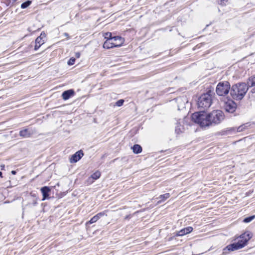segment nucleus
<instances>
[{"label":"nucleus","mask_w":255,"mask_h":255,"mask_svg":"<svg viewBox=\"0 0 255 255\" xmlns=\"http://www.w3.org/2000/svg\"><path fill=\"white\" fill-rule=\"evenodd\" d=\"M255 218V216H252L247 218H246L244 220V222L245 223H249L251 221H252L253 220H254Z\"/></svg>","instance_id":"obj_21"},{"label":"nucleus","mask_w":255,"mask_h":255,"mask_svg":"<svg viewBox=\"0 0 255 255\" xmlns=\"http://www.w3.org/2000/svg\"><path fill=\"white\" fill-rule=\"evenodd\" d=\"M31 134V132L28 130L27 129H24L23 130H20L19 132V135L23 137H29Z\"/></svg>","instance_id":"obj_14"},{"label":"nucleus","mask_w":255,"mask_h":255,"mask_svg":"<svg viewBox=\"0 0 255 255\" xmlns=\"http://www.w3.org/2000/svg\"><path fill=\"white\" fill-rule=\"evenodd\" d=\"M44 41L42 37L38 36L35 40V50H37L44 43Z\"/></svg>","instance_id":"obj_11"},{"label":"nucleus","mask_w":255,"mask_h":255,"mask_svg":"<svg viewBox=\"0 0 255 255\" xmlns=\"http://www.w3.org/2000/svg\"><path fill=\"white\" fill-rule=\"evenodd\" d=\"M248 89V85L246 84L238 83L232 86L230 93L234 99L241 100L244 97Z\"/></svg>","instance_id":"obj_2"},{"label":"nucleus","mask_w":255,"mask_h":255,"mask_svg":"<svg viewBox=\"0 0 255 255\" xmlns=\"http://www.w3.org/2000/svg\"><path fill=\"white\" fill-rule=\"evenodd\" d=\"M50 189L47 186H44L41 189V191L42 193L43 199L42 200H45L46 198L48 196V193L50 192Z\"/></svg>","instance_id":"obj_12"},{"label":"nucleus","mask_w":255,"mask_h":255,"mask_svg":"<svg viewBox=\"0 0 255 255\" xmlns=\"http://www.w3.org/2000/svg\"><path fill=\"white\" fill-rule=\"evenodd\" d=\"M169 197H170V195L169 193H166L165 194L161 195L159 197V198L160 199V200L159 201H158V203H159L161 201L165 200V199L168 198Z\"/></svg>","instance_id":"obj_19"},{"label":"nucleus","mask_w":255,"mask_h":255,"mask_svg":"<svg viewBox=\"0 0 255 255\" xmlns=\"http://www.w3.org/2000/svg\"><path fill=\"white\" fill-rule=\"evenodd\" d=\"M212 104V98L209 93L202 95L198 99V108L202 110H207Z\"/></svg>","instance_id":"obj_4"},{"label":"nucleus","mask_w":255,"mask_h":255,"mask_svg":"<svg viewBox=\"0 0 255 255\" xmlns=\"http://www.w3.org/2000/svg\"><path fill=\"white\" fill-rule=\"evenodd\" d=\"M1 169H3L4 168V165H1Z\"/></svg>","instance_id":"obj_29"},{"label":"nucleus","mask_w":255,"mask_h":255,"mask_svg":"<svg viewBox=\"0 0 255 255\" xmlns=\"http://www.w3.org/2000/svg\"><path fill=\"white\" fill-rule=\"evenodd\" d=\"M80 54L79 53H77L76 54V56L77 58H79L80 57Z\"/></svg>","instance_id":"obj_27"},{"label":"nucleus","mask_w":255,"mask_h":255,"mask_svg":"<svg viewBox=\"0 0 255 255\" xmlns=\"http://www.w3.org/2000/svg\"><path fill=\"white\" fill-rule=\"evenodd\" d=\"M193 231V228L191 227H188L187 228H185L179 232H178L176 234V236H182L183 235L188 234L190 233Z\"/></svg>","instance_id":"obj_9"},{"label":"nucleus","mask_w":255,"mask_h":255,"mask_svg":"<svg viewBox=\"0 0 255 255\" xmlns=\"http://www.w3.org/2000/svg\"><path fill=\"white\" fill-rule=\"evenodd\" d=\"M247 124L243 125L237 128V131L241 132L243 130L247 127Z\"/></svg>","instance_id":"obj_22"},{"label":"nucleus","mask_w":255,"mask_h":255,"mask_svg":"<svg viewBox=\"0 0 255 255\" xmlns=\"http://www.w3.org/2000/svg\"><path fill=\"white\" fill-rule=\"evenodd\" d=\"M112 33L111 32H106L104 33L103 36L105 39H106V40H108L111 38H113V37H112Z\"/></svg>","instance_id":"obj_20"},{"label":"nucleus","mask_w":255,"mask_h":255,"mask_svg":"<svg viewBox=\"0 0 255 255\" xmlns=\"http://www.w3.org/2000/svg\"><path fill=\"white\" fill-rule=\"evenodd\" d=\"M101 176V173L99 171H96L91 175V178L94 180L98 179Z\"/></svg>","instance_id":"obj_18"},{"label":"nucleus","mask_w":255,"mask_h":255,"mask_svg":"<svg viewBox=\"0 0 255 255\" xmlns=\"http://www.w3.org/2000/svg\"><path fill=\"white\" fill-rule=\"evenodd\" d=\"M11 173L13 174V175H15L16 174V171H14V170H12L11 171Z\"/></svg>","instance_id":"obj_28"},{"label":"nucleus","mask_w":255,"mask_h":255,"mask_svg":"<svg viewBox=\"0 0 255 255\" xmlns=\"http://www.w3.org/2000/svg\"><path fill=\"white\" fill-rule=\"evenodd\" d=\"M236 106V104L234 101H229L225 103L224 108L227 112L233 113L235 111Z\"/></svg>","instance_id":"obj_7"},{"label":"nucleus","mask_w":255,"mask_h":255,"mask_svg":"<svg viewBox=\"0 0 255 255\" xmlns=\"http://www.w3.org/2000/svg\"><path fill=\"white\" fill-rule=\"evenodd\" d=\"M0 177H2V173L0 171Z\"/></svg>","instance_id":"obj_30"},{"label":"nucleus","mask_w":255,"mask_h":255,"mask_svg":"<svg viewBox=\"0 0 255 255\" xmlns=\"http://www.w3.org/2000/svg\"><path fill=\"white\" fill-rule=\"evenodd\" d=\"M104 213L103 212H101L94 216L87 223L88 224H93L94 223L96 222L101 217L104 216Z\"/></svg>","instance_id":"obj_13"},{"label":"nucleus","mask_w":255,"mask_h":255,"mask_svg":"<svg viewBox=\"0 0 255 255\" xmlns=\"http://www.w3.org/2000/svg\"><path fill=\"white\" fill-rule=\"evenodd\" d=\"M183 129V127L181 125L178 124L175 128V132L179 134L180 132H182Z\"/></svg>","instance_id":"obj_17"},{"label":"nucleus","mask_w":255,"mask_h":255,"mask_svg":"<svg viewBox=\"0 0 255 255\" xmlns=\"http://www.w3.org/2000/svg\"><path fill=\"white\" fill-rule=\"evenodd\" d=\"M75 61V59L74 58H73V57L71 58L68 62V64L69 65H72L74 64Z\"/></svg>","instance_id":"obj_25"},{"label":"nucleus","mask_w":255,"mask_h":255,"mask_svg":"<svg viewBox=\"0 0 255 255\" xmlns=\"http://www.w3.org/2000/svg\"><path fill=\"white\" fill-rule=\"evenodd\" d=\"M74 95V91L73 90H69L64 91L62 95V97L63 99L64 100H68L69 99L71 96H73Z\"/></svg>","instance_id":"obj_10"},{"label":"nucleus","mask_w":255,"mask_h":255,"mask_svg":"<svg viewBox=\"0 0 255 255\" xmlns=\"http://www.w3.org/2000/svg\"><path fill=\"white\" fill-rule=\"evenodd\" d=\"M230 89V85L228 82H220L216 87V93L220 96L227 95Z\"/></svg>","instance_id":"obj_6"},{"label":"nucleus","mask_w":255,"mask_h":255,"mask_svg":"<svg viewBox=\"0 0 255 255\" xmlns=\"http://www.w3.org/2000/svg\"><path fill=\"white\" fill-rule=\"evenodd\" d=\"M30 3H31V1H27L23 2L21 4V7L22 8H25L27 7H28L30 5Z\"/></svg>","instance_id":"obj_23"},{"label":"nucleus","mask_w":255,"mask_h":255,"mask_svg":"<svg viewBox=\"0 0 255 255\" xmlns=\"http://www.w3.org/2000/svg\"><path fill=\"white\" fill-rule=\"evenodd\" d=\"M124 43V39L121 36H114L113 38L106 40L103 44V48L110 49L121 46Z\"/></svg>","instance_id":"obj_5"},{"label":"nucleus","mask_w":255,"mask_h":255,"mask_svg":"<svg viewBox=\"0 0 255 255\" xmlns=\"http://www.w3.org/2000/svg\"><path fill=\"white\" fill-rule=\"evenodd\" d=\"M124 103V100H120L119 101H118L116 103V106H118V107H120V106H122L123 104Z\"/></svg>","instance_id":"obj_24"},{"label":"nucleus","mask_w":255,"mask_h":255,"mask_svg":"<svg viewBox=\"0 0 255 255\" xmlns=\"http://www.w3.org/2000/svg\"><path fill=\"white\" fill-rule=\"evenodd\" d=\"M132 148L133 150V152L136 154L139 153L142 151L141 147L138 144L134 145Z\"/></svg>","instance_id":"obj_15"},{"label":"nucleus","mask_w":255,"mask_h":255,"mask_svg":"<svg viewBox=\"0 0 255 255\" xmlns=\"http://www.w3.org/2000/svg\"><path fill=\"white\" fill-rule=\"evenodd\" d=\"M39 36H41L43 37V39L45 38L46 35L45 33H41L40 35Z\"/></svg>","instance_id":"obj_26"},{"label":"nucleus","mask_w":255,"mask_h":255,"mask_svg":"<svg viewBox=\"0 0 255 255\" xmlns=\"http://www.w3.org/2000/svg\"><path fill=\"white\" fill-rule=\"evenodd\" d=\"M223 112L221 110H214L209 114L204 112H197L192 114V120L201 127H206L212 124H218L224 119Z\"/></svg>","instance_id":"obj_1"},{"label":"nucleus","mask_w":255,"mask_h":255,"mask_svg":"<svg viewBox=\"0 0 255 255\" xmlns=\"http://www.w3.org/2000/svg\"><path fill=\"white\" fill-rule=\"evenodd\" d=\"M252 237V235L251 233L245 232L240 236V240L237 243L228 246L226 249L229 251H234L242 249L247 245V242Z\"/></svg>","instance_id":"obj_3"},{"label":"nucleus","mask_w":255,"mask_h":255,"mask_svg":"<svg viewBox=\"0 0 255 255\" xmlns=\"http://www.w3.org/2000/svg\"><path fill=\"white\" fill-rule=\"evenodd\" d=\"M84 155V153L82 150H79L75 154L72 155L70 158V163H75L79 161Z\"/></svg>","instance_id":"obj_8"},{"label":"nucleus","mask_w":255,"mask_h":255,"mask_svg":"<svg viewBox=\"0 0 255 255\" xmlns=\"http://www.w3.org/2000/svg\"><path fill=\"white\" fill-rule=\"evenodd\" d=\"M248 85L249 87H253L255 86V76L249 78L248 82Z\"/></svg>","instance_id":"obj_16"}]
</instances>
